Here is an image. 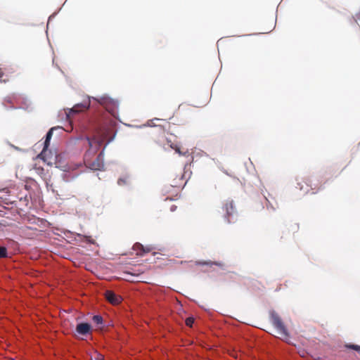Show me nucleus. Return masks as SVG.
Returning <instances> with one entry per match:
<instances>
[{
    "mask_svg": "<svg viewBox=\"0 0 360 360\" xmlns=\"http://www.w3.org/2000/svg\"><path fill=\"white\" fill-rule=\"evenodd\" d=\"M193 319L191 318V317H189L186 320V324L188 326H192V324L193 323Z\"/></svg>",
    "mask_w": 360,
    "mask_h": 360,
    "instance_id": "18",
    "label": "nucleus"
},
{
    "mask_svg": "<svg viewBox=\"0 0 360 360\" xmlns=\"http://www.w3.org/2000/svg\"><path fill=\"white\" fill-rule=\"evenodd\" d=\"M51 136H46V141L44 142V147L41 152V153L37 157V159H41L44 162H47L49 165H51L56 163L57 156L56 155L52 154L51 152V155L48 156L47 155V147L50 142Z\"/></svg>",
    "mask_w": 360,
    "mask_h": 360,
    "instance_id": "2",
    "label": "nucleus"
},
{
    "mask_svg": "<svg viewBox=\"0 0 360 360\" xmlns=\"http://www.w3.org/2000/svg\"><path fill=\"white\" fill-rule=\"evenodd\" d=\"M276 20H277V12L276 13V20H275V23H274V27L276 25Z\"/></svg>",
    "mask_w": 360,
    "mask_h": 360,
    "instance_id": "23",
    "label": "nucleus"
},
{
    "mask_svg": "<svg viewBox=\"0 0 360 360\" xmlns=\"http://www.w3.org/2000/svg\"><path fill=\"white\" fill-rule=\"evenodd\" d=\"M272 323L276 330V333L278 337L282 339L286 338L288 333L278 316H272Z\"/></svg>",
    "mask_w": 360,
    "mask_h": 360,
    "instance_id": "4",
    "label": "nucleus"
},
{
    "mask_svg": "<svg viewBox=\"0 0 360 360\" xmlns=\"http://www.w3.org/2000/svg\"><path fill=\"white\" fill-rule=\"evenodd\" d=\"M105 298L110 303L114 305L120 304L122 300L120 296L115 294L112 291H107L105 292Z\"/></svg>",
    "mask_w": 360,
    "mask_h": 360,
    "instance_id": "5",
    "label": "nucleus"
},
{
    "mask_svg": "<svg viewBox=\"0 0 360 360\" xmlns=\"http://www.w3.org/2000/svg\"><path fill=\"white\" fill-rule=\"evenodd\" d=\"M6 253V250L4 248H0V258L5 257Z\"/></svg>",
    "mask_w": 360,
    "mask_h": 360,
    "instance_id": "19",
    "label": "nucleus"
},
{
    "mask_svg": "<svg viewBox=\"0 0 360 360\" xmlns=\"http://www.w3.org/2000/svg\"><path fill=\"white\" fill-rule=\"evenodd\" d=\"M86 98H87V100H84L82 102H79L77 103H75L73 105L72 108L75 109V108L80 107V106L86 108H90V101H91V100H93V99L94 100V99H96V98L93 97V96H91L86 95Z\"/></svg>",
    "mask_w": 360,
    "mask_h": 360,
    "instance_id": "10",
    "label": "nucleus"
},
{
    "mask_svg": "<svg viewBox=\"0 0 360 360\" xmlns=\"http://www.w3.org/2000/svg\"><path fill=\"white\" fill-rule=\"evenodd\" d=\"M159 121L162 120L160 118H153L151 120H148L146 122V124H141V125H134L131 124H124L126 126L131 128L135 129H148L150 128V131L146 132L148 134H158V135H165V133H167V135H175V129L178 127L175 125L174 124H170L169 122H166L165 124H156L155 123L151 124V122H153L154 121ZM164 121L165 120H163Z\"/></svg>",
    "mask_w": 360,
    "mask_h": 360,
    "instance_id": "1",
    "label": "nucleus"
},
{
    "mask_svg": "<svg viewBox=\"0 0 360 360\" xmlns=\"http://www.w3.org/2000/svg\"><path fill=\"white\" fill-rule=\"evenodd\" d=\"M118 130L117 129L112 135L116 136L117 134Z\"/></svg>",
    "mask_w": 360,
    "mask_h": 360,
    "instance_id": "25",
    "label": "nucleus"
},
{
    "mask_svg": "<svg viewBox=\"0 0 360 360\" xmlns=\"http://www.w3.org/2000/svg\"><path fill=\"white\" fill-rule=\"evenodd\" d=\"M100 136H91V139H89L88 141L89 142L90 147L93 149L96 148V145L99 141Z\"/></svg>",
    "mask_w": 360,
    "mask_h": 360,
    "instance_id": "13",
    "label": "nucleus"
},
{
    "mask_svg": "<svg viewBox=\"0 0 360 360\" xmlns=\"http://www.w3.org/2000/svg\"><path fill=\"white\" fill-rule=\"evenodd\" d=\"M91 330V327L89 324L86 323H79L77 326L76 331L80 335H86Z\"/></svg>",
    "mask_w": 360,
    "mask_h": 360,
    "instance_id": "7",
    "label": "nucleus"
},
{
    "mask_svg": "<svg viewBox=\"0 0 360 360\" xmlns=\"http://www.w3.org/2000/svg\"><path fill=\"white\" fill-rule=\"evenodd\" d=\"M58 12H59V11L58 12H54L49 16L48 24L46 25V35H48L49 25L50 22L55 18V17L58 15Z\"/></svg>",
    "mask_w": 360,
    "mask_h": 360,
    "instance_id": "14",
    "label": "nucleus"
},
{
    "mask_svg": "<svg viewBox=\"0 0 360 360\" xmlns=\"http://www.w3.org/2000/svg\"><path fill=\"white\" fill-rule=\"evenodd\" d=\"M221 40V39H220L219 41H217V44H219Z\"/></svg>",
    "mask_w": 360,
    "mask_h": 360,
    "instance_id": "27",
    "label": "nucleus"
},
{
    "mask_svg": "<svg viewBox=\"0 0 360 360\" xmlns=\"http://www.w3.org/2000/svg\"><path fill=\"white\" fill-rule=\"evenodd\" d=\"M176 150L178 153H180V151H179V148H177V147L176 148Z\"/></svg>",
    "mask_w": 360,
    "mask_h": 360,
    "instance_id": "26",
    "label": "nucleus"
},
{
    "mask_svg": "<svg viewBox=\"0 0 360 360\" xmlns=\"http://www.w3.org/2000/svg\"><path fill=\"white\" fill-rule=\"evenodd\" d=\"M0 79H0V82H1V83H4V84H5V83H6V82H7V81H8V80H6V79H2V77H1V78H0Z\"/></svg>",
    "mask_w": 360,
    "mask_h": 360,
    "instance_id": "21",
    "label": "nucleus"
},
{
    "mask_svg": "<svg viewBox=\"0 0 360 360\" xmlns=\"http://www.w3.org/2000/svg\"><path fill=\"white\" fill-rule=\"evenodd\" d=\"M76 112L73 108H67L58 112V117L60 121L65 122L70 117L71 113H75Z\"/></svg>",
    "mask_w": 360,
    "mask_h": 360,
    "instance_id": "6",
    "label": "nucleus"
},
{
    "mask_svg": "<svg viewBox=\"0 0 360 360\" xmlns=\"http://www.w3.org/2000/svg\"><path fill=\"white\" fill-rule=\"evenodd\" d=\"M99 99L108 101L110 104L115 105L117 108V110H119L120 101L118 99L113 98L107 94H105L103 96H101Z\"/></svg>",
    "mask_w": 360,
    "mask_h": 360,
    "instance_id": "8",
    "label": "nucleus"
},
{
    "mask_svg": "<svg viewBox=\"0 0 360 360\" xmlns=\"http://www.w3.org/2000/svg\"><path fill=\"white\" fill-rule=\"evenodd\" d=\"M22 106H7L6 104H4V103H2L1 104L6 110H23L28 112H30L33 110V108L30 107L31 101L28 99L27 96H22Z\"/></svg>",
    "mask_w": 360,
    "mask_h": 360,
    "instance_id": "3",
    "label": "nucleus"
},
{
    "mask_svg": "<svg viewBox=\"0 0 360 360\" xmlns=\"http://www.w3.org/2000/svg\"><path fill=\"white\" fill-rule=\"evenodd\" d=\"M91 360H103V355L95 352L94 354L91 357Z\"/></svg>",
    "mask_w": 360,
    "mask_h": 360,
    "instance_id": "16",
    "label": "nucleus"
},
{
    "mask_svg": "<svg viewBox=\"0 0 360 360\" xmlns=\"http://www.w3.org/2000/svg\"><path fill=\"white\" fill-rule=\"evenodd\" d=\"M63 128L61 126H54L48 129L44 135H53L55 131H58L56 135L63 134Z\"/></svg>",
    "mask_w": 360,
    "mask_h": 360,
    "instance_id": "11",
    "label": "nucleus"
},
{
    "mask_svg": "<svg viewBox=\"0 0 360 360\" xmlns=\"http://www.w3.org/2000/svg\"><path fill=\"white\" fill-rule=\"evenodd\" d=\"M22 96H25V95L19 94L17 93H12L10 95H8L6 97H4V101L2 103H12L14 101H16L18 98H21L22 99Z\"/></svg>",
    "mask_w": 360,
    "mask_h": 360,
    "instance_id": "9",
    "label": "nucleus"
},
{
    "mask_svg": "<svg viewBox=\"0 0 360 360\" xmlns=\"http://www.w3.org/2000/svg\"><path fill=\"white\" fill-rule=\"evenodd\" d=\"M4 73L3 72V70H1V68H0V78H1L3 76H4Z\"/></svg>",
    "mask_w": 360,
    "mask_h": 360,
    "instance_id": "22",
    "label": "nucleus"
},
{
    "mask_svg": "<svg viewBox=\"0 0 360 360\" xmlns=\"http://www.w3.org/2000/svg\"><path fill=\"white\" fill-rule=\"evenodd\" d=\"M354 349L360 352V347L355 346Z\"/></svg>",
    "mask_w": 360,
    "mask_h": 360,
    "instance_id": "24",
    "label": "nucleus"
},
{
    "mask_svg": "<svg viewBox=\"0 0 360 360\" xmlns=\"http://www.w3.org/2000/svg\"><path fill=\"white\" fill-rule=\"evenodd\" d=\"M93 320L95 323H96L97 324H101L102 323V318L99 316H94V318H93Z\"/></svg>",
    "mask_w": 360,
    "mask_h": 360,
    "instance_id": "17",
    "label": "nucleus"
},
{
    "mask_svg": "<svg viewBox=\"0 0 360 360\" xmlns=\"http://www.w3.org/2000/svg\"><path fill=\"white\" fill-rule=\"evenodd\" d=\"M103 162H102V158L99 157L98 158V160H96V162H94L92 163L91 168L92 169L99 170V169H101L103 168Z\"/></svg>",
    "mask_w": 360,
    "mask_h": 360,
    "instance_id": "12",
    "label": "nucleus"
},
{
    "mask_svg": "<svg viewBox=\"0 0 360 360\" xmlns=\"http://www.w3.org/2000/svg\"><path fill=\"white\" fill-rule=\"evenodd\" d=\"M264 32H262V33H251V34H243V35H241L240 37H248V36H253V35H258V34H264Z\"/></svg>",
    "mask_w": 360,
    "mask_h": 360,
    "instance_id": "20",
    "label": "nucleus"
},
{
    "mask_svg": "<svg viewBox=\"0 0 360 360\" xmlns=\"http://www.w3.org/2000/svg\"><path fill=\"white\" fill-rule=\"evenodd\" d=\"M129 181L128 176H122L118 179V184L120 186L127 184Z\"/></svg>",
    "mask_w": 360,
    "mask_h": 360,
    "instance_id": "15",
    "label": "nucleus"
}]
</instances>
